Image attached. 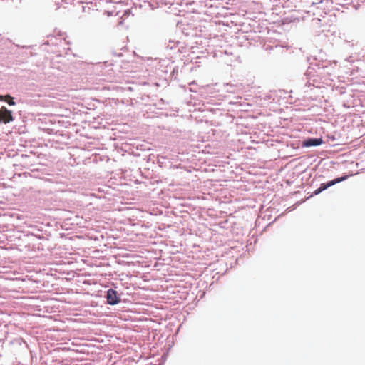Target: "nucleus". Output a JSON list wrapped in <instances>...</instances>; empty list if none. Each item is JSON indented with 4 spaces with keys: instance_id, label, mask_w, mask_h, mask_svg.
Instances as JSON below:
<instances>
[{
    "instance_id": "nucleus-1",
    "label": "nucleus",
    "mask_w": 365,
    "mask_h": 365,
    "mask_svg": "<svg viewBox=\"0 0 365 365\" xmlns=\"http://www.w3.org/2000/svg\"><path fill=\"white\" fill-rule=\"evenodd\" d=\"M13 120L11 112L4 106L1 107V108H0V123L4 122V123H8L13 121Z\"/></svg>"
},
{
    "instance_id": "nucleus-2",
    "label": "nucleus",
    "mask_w": 365,
    "mask_h": 365,
    "mask_svg": "<svg viewBox=\"0 0 365 365\" xmlns=\"http://www.w3.org/2000/svg\"><path fill=\"white\" fill-rule=\"evenodd\" d=\"M345 178H336L333 180L329 181L328 183H322L321 184L320 187L314 190V195H317L319 193H321L322 191L325 190L328 187L335 185L337 182H339L342 181Z\"/></svg>"
},
{
    "instance_id": "nucleus-3",
    "label": "nucleus",
    "mask_w": 365,
    "mask_h": 365,
    "mask_svg": "<svg viewBox=\"0 0 365 365\" xmlns=\"http://www.w3.org/2000/svg\"><path fill=\"white\" fill-rule=\"evenodd\" d=\"M107 302L110 304H116L119 302L117 293L115 290L110 289L107 292Z\"/></svg>"
},
{
    "instance_id": "nucleus-4",
    "label": "nucleus",
    "mask_w": 365,
    "mask_h": 365,
    "mask_svg": "<svg viewBox=\"0 0 365 365\" xmlns=\"http://www.w3.org/2000/svg\"><path fill=\"white\" fill-rule=\"evenodd\" d=\"M322 143V140L321 138H309L304 140L302 143V145L304 147L317 146Z\"/></svg>"
},
{
    "instance_id": "nucleus-5",
    "label": "nucleus",
    "mask_w": 365,
    "mask_h": 365,
    "mask_svg": "<svg viewBox=\"0 0 365 365\" xmlns=\"http://www.w3.org/2000/svg\"><path fill=\"white\" fill-rule=\"evenodd\" d=\"M4 101H6L10 106L15 105V102L14 101L13 98L9 95H6Z\"/></svg>"
},
{
    "instance_id": "nucleus-6",
    "label": "nucleus",
    "mask_w": 365,
    "mask_h": 365,
    "mask_svg": "<svg viewBox=\"0 0 365 365\" xmlns=\"http://www.w3.org/2000/svg\"><path fill=\"white\" fill-rule=\"evenodd\" d=\"M6 96H0V101H4Z\"/></svg>"
}]
</instances>
